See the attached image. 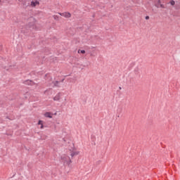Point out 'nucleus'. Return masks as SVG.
Instances as JSON below:
<instances>
[{
    "mask_svg": "<svg viewBox=\"0 0 180 180\" xmlns=\"http://www.w3.org/2000/svg\"><path fill=\"white\" fill-rule=\"evenodd\" d=\"M71 162H72V161H71V159H70L69 161L68 162V164L70 165V164H71Z\"/></svg>",
    "mask_w": 180,
    "mask_h": 180,
    "instance_id": "nucleus-17",
    "label": "nucleus"
},
{
    "mask_svg": "<svg viewBox=\"0 0 180 180\" xmlns=\"http://www.w3.org/2000/svg\"><path fill=\"white\" fill-rule=\"evenodd\" d=\"M78 154H79V152H78V151H73V152L71 153L70 155H71V157L72 158L73 157H75V155H78Z\"/></svg>",
    "mask_w": 180,
    "mask_h": 180,
    "instance_id": "nucleus-7",
    "label": "nucleus"
},
{
    "mask_svg": "<svg viewBox=\"0 0 180 180\" xmlns=\"http://www.w3.org/2000/svg\"><path fill=\"white\" fill-rule=\"evenodd\" d=\"M78 53H81L82 54H85V50H78Z\"/></svg>",
    "mask_w": 180,
    "mask_h": 180,
    "instance_id": "nucleus-12",
    "label": "nucleus"
},
{
    "mask_svg": "<svg viewBox=\"0 0 180 180\" xmlns=\"http://www.w3.org/2000/svg\"><path fill=\"white\" fill-rule=\"evenodd\" d=\"M45 117H49V119H51L53 116H51V112H46L44 114Z\"/></svg>",
    "mask_w": 180,
    "mask_h": 180,
    "instance_id": "nucleus-6",
    "label": "nucleus"
},
{
    "mask_svg": "<svg viewBox=\"0 0 180 180\" xmlns=\"http://www.w3.org/2000/svg\"><path fill=\"white\" fill-rule=\"evenodd\" d=\"M53 19L55 20H58V15H53Z\"/></svg>",
    "mask_w": 180,
    "mask_h": 180,
    "instance_id": "nucleus-13",
    "label": "nucleus"
},
{
    "mask_svg": "<svg viewBox=\"0 0 180 180\" xmlns=\"http://www.w3.org/2000/svg\"><path fill=\"white\" fill-rule=\"evenodd\" d=\"M30 19V20H34V18H33V17H31Z\"/></svg>",
    "mask_w": 180,
    "mask_h": 180,
    "instance_id": "nucleus-18",
    "label": "nucleus"
},
{
    "mask_svg": "<svg viewBox=\"0 0 180 180\" xmlns=\"http://www.w3.org/2000/svg\"><path fill=\"white\" fill-rule=\"evenodd\" d=\"M160 4H161V0H158V4H155V6H157L158 8H160Z\"/></svg>",
    "mask_w": 180,
    "mask_h": 180,
    "instance_id": "nucleus-10",
    "label": "nucleus"
},
{
    "mask_svg": "<svg viewBox=\"0 0 180 180\" xmlns=\"http://www.w3.org/2000/svg\"><path fill=\"white\" fill-rule=\"evenodd\" d=\"M58 15L60 16H63V18H66V19H69V18H71V14L70 12H64V13H58Z\"/></svg>",
    "mask_w": 180,
    "mask_h": 180,
    "instance_id": "nucleus-1",
    "label": "nucleus"
},
{
    "mask_svg": "<svg viewBox=\"0 0 180 180\" xmlns=\"http://www.w3.org/2000/svg\"><path fill=\"white\" fill-rule=\"evenodd\" d=\"M145 19H146V20H148V19H150V16L146 15V18H145Z\"/></svg>",
    "mask_w": 180,
    "mask_h": 180,
    "instance_id": "nucleus-16",
    "label": "nucleus"
},
{
    "mask_svg": "<svg viewBox=\"0 0 180 180\" xmlns=\"http://www.w3.org/2000/svg\"><path fill=\"white\" fill-rule=\"evenodd\" d=\"M117 117H120V116L118 115Z\"/></svg>",
    "mask_w": 180,
    "mask_h": 180,
    "instance_id": "nucleus-22",
    "label": "nucleus"
},
{
    "mask_svg": "<svg viewBox=\"0 0 180 180\" xmlns=\"http://www.w3.org/2000/svg\"><path fill=\"white\" fill-rule=\"evenodd\" d=\"M61 82H64V79H63L61 80Z\"/></svg>",
    "mask_w": 180,
    "mask_h": 180,
    "instance_id": "nucleus-19",
    "label": "nucleus"
},
{
    "mask_svg": "<svg viewBox=\"0 0 180 180\" xmlns=\"http://www.w3.org/2000/svg\"><path fill=\"white\" fill-rule=\"evenodd\" d=\"M38 124L41 125L40 129H44V126L43 125V121L42 120H39Z\"/></svg>",
    "mask_w": 180,
    "mask_h": 180,
    "instance_id": "nucleus-9",
    "label": "nucleus"
},
{
    "mask_svg": "<svg viewBox=\"0 0 180 180\" xmlns=\"http://www.w3.org/2000/svg\"><path fill=\"white\" fill-rule=\"evenodd\" d=\"M23 84H25V85H30L31 86H33V85H34V82L30 80V79H27L25 81L23 82Z\"/></svg>",
    "mask_w": 180,
    "mask_h": 180,
    "instance_id": "nucleus-3",
    "label": "nucleus"
},
{
    "mask_svg": "<svg viewBox=\"0 0 180 180\" xmlns=\"http://www.w3.org/2000/svg\"><path fill=\"white\" fill-rule=\"evenodd\" d=\"M72 82H75V79H73Z\"/></svg>",
    "mask_w": 180,
    "mask_h": 180,
    "instance_id": "nucleus-20",
    "label": "nucleus"
},
{
    "mask_svg": "<svg viewBox=\"0 0 180 180\" xmlns=\"http://www.w3.org/2000/svg\"><path fill=\"white\" fill-rule=\"evenodd\" d=\"M37 5H40V3L39 2V1L35 0V1H31L30 6H32V8L36 7Z\"/></svg>",
    "mask_w": 180,
    "mask_h": 180,
    "instance_id": "nucleus-5",
    "label": "nucleus"
},
{
    "mask_svg": "<svg viewBox=\"0 0 180 180\" xmlns=\"http://www.w3.org/2000/svg\"><path fill=\"white\" fill-rule=\"evenodd\" d=\"M119 89H122V87L120 86V87H119Z\"/></svg>",
    "mask_w": 180,
    "mask_h": 180,
    "instance_id": "nucleus-21",
    "label": "nucleus"
},
{
    "mask_svg": "<svg viewBox=\"0 0 180 180\" xmlns=\"http://www.w3.org/2000/svg\"><path fill=\"white\" fill-rule=\"evenodd\" d=\"M61 160H63V161H67V158H65V156H62Z\"/></svg>",
    "mask_w": 180,
    "mask_h": 180,
    "instance_id": "nucleus-14",
    "label": "nucleus"
},
{
    "mask_svg": "<svg viewBox=\"0 0 180 180\" xmlns=\"http://www.w3.org/2000/svg\"><path fill=\"white\" fill-rule=\"evenodd\" d=\"M19 2H21L22 5H23V6L27 7L30 6V3L29 2V1L27 0H18Z\"/></svg>",
    "mask_w": 180,
    "mask_h": 180,
    "instance_id": "nucleus-2",
    "label": "nucleus"
},
{
    "mask_svg": "<svg viewBox=\"0 0 180 180\" xmlns=\"http://www.w3.org/2000/svg\"><path fill=\"white\" fill-rule=\"evenodd\" d=\"M159 7L162 8L164 9V8H165V6H163V4H159Z\"/></svg>",
    "mask_w": 180,
    "mask_h": 180,
    "instance_id": "nucleus-15",
    "label": "nucleus"
},
{
    "mask_svg": "<svg viewBox=\"0 0 180 180\" xmlns=\"http://www.w3.org/2000/svg\"><path fill=\"white\" fill-rule=\"evenodd\" d=\"M169 4L172 5V6H174V5H175V1L171 0Z\"/></svg>",
    "mask_w": 180,
    "mask_h": 180,
    "instance_id": "nucleus-11",
    "label": "nucleus"
},
{
    "mask_svg": "<svg viewBox=\"0 0 180 180\" xmlns=\"http://www.w3.org/2000/svg\"><path fill=\"white\" fill-rule=\"evenodd\" d=\"M61 82L59 81H55L52 82V84L53 85V88H60L61 85L60 84Z\"/></svg>",
    "mask_w": 180,
    "mask_h": 180,
    "instance_id": "nucleus-4",
    "label": "nucleus"
},
{
    "mask_svg": "<svg viewBox=\"0 0 180 180\" xmlns=\"http://www.w3.org/2000/svg\"><path fill=\"white\" fill-rule=\"evenodd\" d=\"M60 93L56 94V96L53 98V101H59L60 100Z\"/></svg>",
    "mask_w": 180,
    "mask_h": 180,
    "instance_id": "nucleus-8",
    "label": "nucleus"
}]
</instances>
